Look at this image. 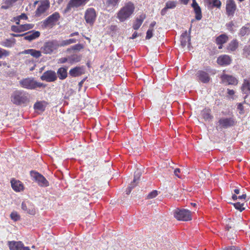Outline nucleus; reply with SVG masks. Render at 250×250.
<instances>
[{
  "label": "nucleus",
  "instance_id": "f257e3e1",
  "mask_svg": "<svg viewBox=\"0 0 250 250\" xmlns=\"http://www.w3.org/2000/svg\"><path fill=\"white\" fill-rule=\"evenodd\" d=\"M11 101L17 105H26L30 102V95L23 90H16L12 94Z\"/></svg>",
  "mask_w": 250,
  "mask_h": 250
},
{
  "label": "nucleus",
  "instance_id": "f03ea898",
  "mask_svg": "<svg viewBox=\"0 0 250 250\" xmlns=\"http://www.w3.org/2000/svg\"><path fill=\"white\" fill-rule=\"evenodd\" d=\"M135 10V6L131 2H128L121 8L117 14V18L121 22H124L129 19Z\"/></svg>",
  "mask_w": 250,
  "mask_h": 250
},
{
  "label": "nucleus",
  "instance_id": "7ed1b4c3",
  "mask_svg": "<svg viewBox=\"0 0 250 250\" xmlns=\"http://www.w3.org/2000/svg\"><path fill=\"white\" fill-rule=\"evenodd\" d=\"M216 72L215 69L209 66L206 67L204 70H199L197 71L195 76L196 80L204 83H208L211 80V75H214Z\"/></svg>",
  "mask_w": 250,
  "mask_h": 250
},
{
  "label": "nucleus",
  "instance_id": "20e7f679",
  "mask_svg": "<svg viewBox=\"0 0 250 250\" xmlns=\"http://www.w3.org/2000/svg\"><path fill=\"white\" fill-rule=\"evenodd\" d=\"M20 86L29 90L36 89L37 88L45 87L46 84L38 82L33 78H24L19 81Z\"/></svg>",
  "mask_w": 250,
  "mask_h": 250
},
{
  "label": "nucleus",
  "instance_id": "39448f33",
  "mask_svg": "<svg viewBox=\"0 0 250 250\" xmlns=\"http://www.w3.org/2000/svg\"><path fill=\"white\" fill-rule=\"evenodd\" d=\"M173 215L179 221H188L192 219L191 211L187 209L177 208L173 211Z\"/></svg>",
  "mask_w": 250,
  "mask_h": 250
},
{
  "label": "nucleus",
  "instance_id": "423d86ee",
  "mask_svg": "<svg viewBox=\"0 0 250 250\" xmlns=\"http://www.w3.org/2000/svg\"><path fill=\"white\" fill-rule=\"evenodd\" d=\"M59 47V41L52 40L45 42L42 47L41 50L44 54H51L57 51Z\"/></svg>",
  "mask_w": 250,
  "mask_h": 250
},
{
  "label": "nucleus",
  "instance_id": "0eeeda50",
  "mask_svg": "<svg viewBox=\"0 0 250 250\" xmlns=\"http://www.w3.org/2000/svg\"><path fill=\"white\" fill-rule=\"evenodd\" d=\"M237 122L235 117L231 116L229 117H222L218 120L217 125L220 129H227L234 126Z\"/></svg>",
  "mask_w": 250,
  "mask_h": 250
},
{
  "label": "nucleus",
  "instance_id": "6e6552de",
  "mask_svg": "<svg viewBox=\"0 0 250 250\" xmlns=\"http://www.w3.org/2000/svg\"><path fill=\"white\" fill-rule=\"evenodd\" d=\"M30 175L32 180L37 182L39 186L47 187L49 186L48 181L40 173L34 170H31L30 172Z\"/></svg>",
  "mask_w": 250,
  "mask_h": 250
},
{
  "label": "nucleus",
  "instance_id": "1a4fd4ad",
  "mask_svg": "<svg viewBox=\"0 0 250 250\" xmlns=\"http://www.w3.org/2000/svg\"><path fill=\"white\" fill-rule=\"evenodd\" d=\"M60 18V16L59 13L56 12L49 16L47 19L42 22V26L43 28H45L48 27H52L56 24V22L59 21Z\"/></svg>",
  "mask_w": 250,
  "mask_h": 250
},
{
  "label": "nucleus",
  "instance_id": "9d476101",
  "mask_svg": "<svg viewBox=\"0 0 250 250\" xmlns=\"http://www.w3.org/2000/svg\"><path fill=\"white\" fill-rule=\"evenodd\" d=\"M96 17V11L93 8L86 9L84 14V19L87 23L92 25L95 21Z\"/></svg>",
  "mask_w": 250,
  "mask_h": 250
},
{
  "label": "nucleus",
  "instance_id": "9b49d317",
  "mask_svg": "<svg viewBox=\"0 0 250 250\" xmlns=\"http://www.w3.org/2000/svg\"><path fill=\"white\" fill-rule=\"evenodd\" d=\"M237 9V5L234 0H226V14L229 17H232Z\"/></svg>",
  "mask_w": 250,
  "mask_h": 250
},
{
  "label": "nucleus",
  "instance_id": "f8f14e48",
  "mask_svg": "<svg viewBox=\"0 0 250 250\" xmlns=\"http://www.w3.org/2000/svg\"><path fill=\"white\" fill-rule=\"evenodd\" d=\"M50 3L48 0L42 1L35 11V16L39 17L42 16L48 9Z\"/></svg>",
  "mask_w": 250,
  "mask_h": 250
},
{
  "label": "nucleus",
  "instance_id": "ddd939ff",
  "mask_svg": "<svg viewBox=\"0 0 250 250\" xmlns=\"http://www.w3.org/2000/svg\"><path fill=\"white\" fill-rule=\"evenodd\" d=\"M41 79L49 83L53 82L57 79V74L54 71L47 70L41 76Z\"/></svg>",
  "mask_w": 250,
  "mask_h": 250
},
{
  "label": "nucleus",
  "instance_id": "4468645a",
  "mask_svg": "<svg viewBox=\"0 0 250 250\" xmlns=\"http://www.w3.org/2000/svg\"><path fill=\"white\" fill-rule=\"evenodd\" d=\"M21 208L26 213L34 215L36 210L34 205L29 201H24L21 203Z\"/></svg>",
  "mask_w": 250,
  "mask_h": 250
},
{
  "label": "nucleus",
  "instance_id": "2eb2a0df",
  "mask_svg": "<svg viewBox=\"0 0 250 250\" xmlns=\"http://www.w3.org/2000/svg\"><path fill=\"white\" fill-rule=\"evenodd\" d=\"M8 246L10 250H30L29 247H25L21 241H9Z\"/></svg>",
  "mask_w": 250,
  "mask_h": 250
},
{
  "label": "nucleus",
  "instance_id": "dca6fc26",
  "mask_svg": "<svg viewBox=\"0 0 250 250\" xmlns=\"http://www.w3.org/2000/svg\"><path fill=\"white\" fill-rule=\"evenodd\" d=\"M88 0H70L66 8V11H69L72 7H78L84 5Z\"/></svg>",
  "mask_w": 250,
  "mask_h": 250
},
{
  "label": "nucleus",
  "instance_id": "f3484780",
  "mask_svg": "<svg viewBox=\"0 0 250 250\" xmlns=\"http://www.w3.org/2000/svg\"><path fill=\"white\" fill-rule=\"evenodd\" d=\"M221 79L223 83H226L228 84L236 85L238 83L236 78L231 75L223 74L221 76Z\"/></svg>",
  "mask_w": 250,
  "mask_h": 250
},
{
  "label": "nucleus",
  "instance_id": "a211bd4d",
  "mask_svg": "<svg viewBox=\"0 0 250 250\" xmlns=\"http://www.w3.org/2000/svg\"><path fill=\"white\" fill-rule=\"evenodd\" d=\"M85 72L84 68L83 66H76L69 70V74L72 77H79Z\"/></svg>",
  "mask_w": 250,
  "mask_h": 250
},
{
  "label": "nucleus",
  "instance_id": "6ab92c4d",
  "mask_svg": "<svg viewBox=\"0 0 250 250\" xmlns=\"http://www.w3.org/2000/svg\"><path fill=\"white\" fill-rule=\"evenodd\" d=\"M24 34H25L23 36L24 39L31 42L38 38L40 37L41 33L38 31L32 30L24 33Z\"/></svg>",
  "mask_w": 250,
  "mask_h": 250
},
{
  "label": "nucleus",
  "instance_id": "aec40b11",
  "mask_svg": "<svg viewBox=\"0 0 250 250\" xmlns=\"http://www.w3.org/2000/svg\"><path fill=\"white\" fill-rule=\"evenodd\" d=\"M190 29H189L188 33L187 31H186L184 33H183L180 37V41L181 44L183 47H184L187 44L188 42V44H190Z\"/></svg>",
  "mask_w": 250,
  "mask_h": 250
},
{
  "label": "nucleus",
  "instance_id": "412c9836",
  "mask_svg": "<svg viewBox=\"0 0 250 250\" xmlns=\"http://www.w3.org/2000/svg\"><path fill=\"white\" fill-rule=\"evenodd\" d=\"M231 60L230 57L227 55H223L219 56L217 58V63L222 66L229 65L231 62Z\"/></svg>",
  "mask_w": 250,
  "mask_h": 250
},
{
  "label": "nucleus",
  "instance_id": "4be33fe9",
  "mask_svg": "<svg viewBox=\"0 0 250 250\" xmlns=\"http://www.w3.org/2000/svg\"><path fill=\"white\" fill-rule=\"evenodd\" d=\"M208 9H212L214 7L220 9L222 2L220 0H204Z\"/></svg>",
  "mask_w": 250,
  "mask_h": 250
},
{
  "label": "nucleus",
  "instance_id": "5701e85b",
  "mask_svg": "<svg viewBox=\"0 0 250 250\" xmlns=\"http://www.w3.org/2000/svg\"><path fill=\"white\" fill-rule=\"evenodd\" d=\"M68 63L73 64L80 62L82 59V55L81 54L73 53L71 55L68 56Z\"/></svg>",
  "mask_w": 250,
  "mask_h": 250
},
{
  "label": "nucleus",
  "instance_id": "b1692460",
  "mask_svg": "<svg viewBox=\"0 0 250 250\" xmlns=\"http://www.w3.org/2000/svg\"><path fill=\"white\" fill-rule=\"evenodd\" d=\"M11 183L12 188L16 192H20L22 191L24 189L23 184L20 181L12 180Z\"/></svg>",
  "mask_w": 250,
  "mask_h": 250
},
{
  "label": "nucleus",
  "instance_id": "393cba45",
  "mask_svg": "<svg viewBox=\"0 0 250 250\" xmlns=\"http://www.w3.org/2000/svg\"><path fill=\"white\" fill-rule=\"evenodd\" d=\"M228 41V37L226 34H221L216 39V43L219 45L218 48L222 49L223 44Z\"/></svg>",
  "mask_w": 250,
  "mask_h": 250
},
{
  "label": "nucleus",
  "instance_id": "a878e982",
  "mask_svg": "<svg viewBox=\"0 0 250 250\" xmlns=\"http://www.w3.org/2000/svg\"><path fill=\"white\" fill-rule=\"evenodd\" d=\"M243 93L246 94V98L250 94V82L249 80L244 79L241 87Z\"/></svg>",
  "mask_w": 250,
  "mask_h": 250
},
{
  "label": "nucleus",
  "instance_id": "bb28decb",
  "mask_svg": "<svg viewBox=\"0 0 250 250\" xmlns=\"http://www.w3.org/2000/svg\"><path fill=\"white\" fill-rule=\"evenodd\" d=\"M145 18L146 15L145 14H142L139 17H138L133 23V28L134 30L138 29L142 25Z\"/></svg>",
  "mask_w": 250,
  "mask_h": 250
},
{
  "label": "nucleus",
  "instance_id": "cd10ccee",
  "mask_svg": "<svg viewBox=\"0 0 250 250\" xmlns=\"http://www.w3.org/2000/svg\"><path fill=\"white\" fill-rule=\"evenodd\" d=\"M67 68L65 67H60L59 68L57 72V76L58 75V78L60 80H63L65 79L67 77Z\"/></svg>",
  "mask_w": 250,
  "mask_h": 250
},
{
  "label": "nucleus",
  "instance_id": "c85d7f7f",
  "mask_svg": "<svg viewBox=\"0 0 250 250\" xmlns=\"http://www.w3.org/2000/svg\"><path fill=\"white\" fill-rule=\"evenodd\" d=\"M22 53L25 54H30L32 56L36 58H39L42 55L41 51L33 49L25 50L22 52Z\"/></svg>",
  "mask_w": 250,
  "mask_h": 250
},
{
  "label": "nucleus",
  "instance_id": "c756f323",
  "mask_svg": "<svg viewBox=\"0 0 250 250\" xmlns=\"http://www.w3.org/2000/svg\"><path fill=\"white\" fill-rule=\"evenodd\" d=\"M46 103L45 101L37 102L34 105V108L36 110L43 111L45 110Z\"/></svg>",
  "mask_w": 250,
  "mask_h": 250
},
{
  "label": "nucleus",
  "instance_id": "7c9ffc66",
  "mask_svg": "<svg viewBox=\"0 0 250 250\" xmlns=\"http://www.w3.org/2000/svg\"><path fill=\"white\" fill-rule=\"evenodd\" d=\"M16 42V40L14 38L10 39H6L3 41H2L0 44L3 46L6 47H11L14 45Z\"/></svg>",
  "mask_w": 250,
  "mask_h": 250
},
{
  "label": "nucleus",
  "instance_id": "2f4dec72",
  "mask_svg": "<svg viewBox=\"0 0 250 250\" xmlns=\"http://www.w3.org/2000/svg\"><path fill=\"white\" fill-rule=\"evenodd\" d=\"M202 116L206 121H210L213 118L209 109H205L202 111Z\"/></svg>",
  "mask_w": 250,
  "mask_h": 250
},
{
  "label": "nucleus",
  "instance_id": "473e14b6",
  "mask_svg": "<svg viewBox=\"0 0 250 250\" xmlns=\"http://www.w3.org/2000/svg\"><path fill=\"white\" fill-rule=\"evenodd\" d=\"M238 46V42L236 40H233L228 44L227 49L229 51H235Z\"/></svg>",
  "mask_w": 250,
  "mask_h": 250
},
{
  "label": "nucleus",
  "instance_id": "72a5a7b5",
  "mask_svg": "<svg viewBox=\"0 0 250 250\" xmlns=\"http://www.w3.org/2000/svg\"><path fill=\"white\" fill-rule=\"evenodd\" d=\"M77 42V40L72 38L68 40H62L59 42V45L60 47L65 46L68 45L70 44L76 43Z\"/></svg>",
  "mask_w": 250,
  "mask_h": 250
},
{
  "label": "nucleus",
  "instance_id": "f704fd0d",
  "mask_svg": "<svg viewBox=\"0 0 250 250\" xmlns=\"http://www.w3.org/2000/svg\"><path fill=\"white\" fill-rule=\"evenodd\" d=\"M20 26L21 32H22L32 29L34 27V25L33 24L26 23L24 24H20Z\"/></svg>",
  "mask_w": 250,
  "mask_h": 250
},
{
  "label": "nucleus",
  "instance_id": "c9c22d12",
  "mask_svg": "<svg viewBox=\"0 0 250 250\" xmlns=\"http://www.w3.org/2000/svg\"><path fill=\"white\" fill-rule=\"evenodd\" d=\"M194 12L196 14L195 18L197 20H200L202 19V12L200 6L198 5L197 6L193 7Z\"/></svg>",
  "mask_w": 250,
  "mask_h": 250
},
{
  "label": "nucleus",
  "instance_id": "e433bc0d",
  "mask_svg": "<svg viewBox=\"0 0 250 250\" xmlns=\"http://www.w3.org/2000/svg\"><path fill=\"white\" fill-rule=\"evenodd\" d=\"M83 48V45L80 43H78L76 44H75L72 46H71L70 48H69L67 49V51H69L71 50H77V51H80L81 49Z\"/></svg>",
  "mask_w": 250,
  "mask_h": 250
},
{
  "label": "nucleus",
  "instance_id": "4c0bfd02",
  "mask_svg": "<svg viewBox=\"0 0 250 250\" xmlns=\"http://www.w3.org/2000/svg\"><path fill=\"white\" fill-rule=\"evenodd\" d=\"M250 32V29L249 27L243 26L241 28L239 34L241 36H244L246 34H249Z\"/></svg>",
  "mask_w": 250,
  "mask_h": 250
},
{
  "label": "nucleus",
  "instance_id": "58836bf2",
  "mask_svg": "<svg viewBox=\"0 0 250 250\" xmlns=\"http://www.w3.org/2000/svg\"><path fill=\"white\" fill-rule=\"evenodd\" d=\"M176 2L169 0L166 3L165 6L167 9H174L176 6Z\"/></svg>",
  "mask_w": 250,
  "mask_h": 250
},
{
  "label": "nucleus",
  "instance_id": "ea45409f",
  "mask_svg": "<svg viewBox=\"0 0 250 250\" xmlns=\"http://www.w3.org/2000/svg\"><path fill=\"white\" fill-rule=\"evenodd\" d=\"M244 203H240V202H236L233 204L235 208L240 211H242L245 209V208L244 207Z\"/></svg>",
  "mask_w": 250,
  "mask_h": 250
},
{
  "label": "nucleus",
  "instance_id": "a19ab883",
  "mask_svg": "<svg viewBox=\"0 0 250 250\" xmlns=\"http://www.w3.org/2000/svg\"><path fill=\"white\" fill-rule=\"evenodd\" d=\"M3 3L4 4L1 6V8L3 9H7L12 5V3L9 1V0H3Z\"/></svg>",
  "mask_w": 250,
  "mask_h": 250
},
{
  "label": "nucleus",
  "instance_id": "79ce46f5",
  "mask_svg": "<svg viewBox=\"0 0 250 250\" xmlns=\"http://www.w3.org/2000/svg\"><path fill=\"white\" fill-rule=\"evenodd\" d=\"M9 55V52L5 49L0 48V59Z\"/></svg>",
  "mask_w": 250,
  "mask_h": 250
},
{
  "label": "nucleus",
  "instance_id": "37998d69",
  "mask_svg": "<svg viewBox=\"0 0 250 250\" xmlns=\"http://www.w3.org/2000/svg\"><path fill=\"white\" fill-rule=\"evenodd\" d=\"M10 217L14 221H17L20 219V216L16 211H13L11 213Z\"/></svg>",
  "mask_w": 250,
  "mask_h": 250
},
{
  "label": "nucleus",
  "instance_id": "c03bdc74",
  "mask_svg": "<svg viewBox=\"0 0 250 250\" xmlns=\"http://www.w3.org/2000/svg\"><path fill=\"white\" fill-rule=\"evenodd\" d=\"M158 195V191L156 190H153L150 192L147 196V199H152L156 197Z\"/></svg>",
  "mask_w": 250,
  "mask_h": 250
},
{
  "label": "nucleus",
  "instance_id": "a18cd8bd",
  "mask_svg": "<svg viewBox=\"0 0 250 250\" xmlns=\"http://www.w3.org/2000/svg\"><path fill=\"white\" fill-rule=\"evenodd\" d=\"M11 30L13 32H14L16 33H21V32L20 25L11 26Z\"/></svg>",
  "mask_w": 250,
  "mask_h": 250
},
{
  "label": "nucleus",
  "instance_id": "49530a36",
  "mask_svg": "<svg viewBox=\"0 0 250 250\" xmlns=\"http://www.w3.org/2000/svg\"><path fill=\"white\" fill-rule=\"evenodd\" d=\"M120 0H107V3L109 5H111L113 6H115L117 5L119 2Z\"/></svg>",
  "mask_w": 250,
  "mask_h": 250
},
{
  "label": "nucleus",
  "instance_id": "de8ad7c7",
  "mask_svg": "<svg viewBox=\"0 0 250 250\" xmlns=\"http://www.w3.org/2000/svg\"><path fill=\"white\" fill-rule=\"evenodd\" d=\"M139 177H140L139 175L138 177H137L136 175H135L133 182H131V183L130 184L129 187H133V188H134L135 186H136L137 184L138 183L137 181H138V180L139 179Z\"/></svg>",
  "mask_w": 250,
  "mask_h": 250
},
{
  "label": "nucleus",
  "instance_id": "09e8293b",
  "mask_svg": "<svg viewBox=\"0 0 250 250\" xmlns=\"http://www.w3.org/2000/svg\"><path fill=\"white\" fill-rule=\"evenodd\" d=\"M153 29L149 28L146 32V39H150L153 36Z\"/></svg>",
  "mask_w": 250,
  "mask_h": 250
},
{
  "label": "nucleus",
  "instance_id": "8fccbe9b",
  "mask_svg": "<svg viewBox=\"0 0 250 250\" xmlns=\"http://www.w3.org/2000/svg\"><path fill=\"white\" fill-rule=\"evenodd\" d=\"M65 62L68 63V56L66 57H63L59 59L58 60V63H64Z\"/></svg>",
  "mask_w": 250,
  "mask_h": 250
},
{
  "label": "nucleus",
  "instance_id": "3c124183",
  "mask_svg": "<svg viewBox=\"0 0 250 250\" xmlns=\"http://www.w3.org/2000/svg\"><path fill=\"white\" fill-rule=\"evenodd\" d=\"M233 26H234V23L232 21H230L229 22L226 24V26L227 27V29L231 32L233 31L232 27Z\"/></svg>",
  "mask_w": 250,
  "mask_h": 250
},
{
  "label": "nucleus",
  "instance_id": "603ef678",
  "mask_svg": "<svg viewBox=\"0 0 250 250\" xmlns=\"http://www.w3.org/2000/svg\"><path fill=\"white\" fill-rule=\"evenodd\" d=\"M223 250H240L239 247L234 246H229Z\"/></svg>",
  "mask_w": 250,
  "mask_h": 250
},
{
  "label": "nucleus",
  "instance_id": "864d4df0",
  "mask_svg": "<svg viewBox=\"0 0 250 250\" xmlns=\"http://www.w3.org/2000/svg\"><path fill=\"white\" fill-rule=\"evenodd\" d=\"M180 172L181 170L179 168H176L174 171L175 175L178 177L179 178H181V176L179 175Z\"/></svg>",
  "mask_w": 250,
  "mask_h": 250
},
{
  "label": "nucleus",
  "instance_id": "5fc2aeb1",
  "mask_svg": "<svg viewBox=\"0 0 250 250\" xmlns=\"http://www.w3.org/2000/svg\"><path fill=\"white\" fill-rule=\"evenodd\" d=\"M86 77L85 78H83L80 82H79V84H78V85H79V91H80L81 90V89L82 88V86H83V83L85 82V81L86 80Z\"/></svg>",
  "mask_w": 250,
  "mask_h": 250
},
{
  "label": "nucleus",
  "instance_id": "6e6d98bb",
  "mask_svg": "<svg viewBox=\"0 0 250 250\" xmlns=\"http://www.w3.org/2000/svg\"><path fill=\"white\" fill-rule=\"evenodd\" d=\"M19 16V18H20V19L21 20H27L28 19V17L27 16V15L24 14V13H22L21 14V15L20 16Z\"/></svg>",
  "mask_w": 250,
  "mask_h": 250
},
{
  "label": "nucleus",
  "instance_id": "4d7b16f0",
  "mask_svg": "<svg viewBox=\"0 0 250 250\" xmlns=\"http://www.w3.org/2000/svg\"><path fill=\"white\" fill-rule=\"evenodd\" d=\"M168 9L166 8L165 6L164 8H163L161 11V14L162 16L165 15Z\"/></svg>",
  "mask_w": 250,
  "mask_h": 250
},
{
  "label": "nucleus",
  "instance_id": "13d9d810",
  "mask_svg": "<svg viewBox=\"0 0 250 250\" xmlns=\"http://www.w3.org/2000/svg\"><path fill=\"white\" fill-rule=\"evenodd\" d=\"M13 20L17 25H20V23L21 19L19 18V16L14 17Z\"/></svg>",
  "mask_w": 250,
  "mask_h": 250
},
{
  "label": "nucleus",
  "instance_id": "bf43d9fd",
  "mask_svg": "<svg viewBox=\"0 0 250 250\" xmlns=\"http://www.w3.org/2000/svg\"><path fill=\"white\" fill-rule=\"evenodd\" d=\"M133 188V187H129L128 186V187L127 188L126 190V194H129L131 192V191Z\"/></svg>",
  "mask_w": 250,
  "mask_h": 250
},
{
  "label": "nucleus",
  "instance_id": "052dcab7",
  "mask_svg": "<svg viewBox=\"0 0 250 250\" xmlns=\"http://www.w3.org/2000/svg\"><path fill=\"white\" fill-rule=\"evenodd\" d=\"M235 93V92L233 90L231 89H228V94L229 95H233Z\"/></svg>",
  "mask_w": 250,
  "mask_h": 250
},
{
  "label": "nucleus",
  "instance_id": "680f3d73",
  "mask_svg": "<svg viewBox=\"0 0 250 250\" xmlns=\"http://www.w3.org/2000/svg\"><path fill=\"white\" fill-rule=\"evenodd\" d=\"M11 36H12L13 37H23L25 34H11Z\"/></svg>",
  "mask_w": 250,
  "mask_h": 250
},
{
  "label": "nucleus",
  "instance_id": "e2e57ef3",
  "mask_svg": "<svg viewBox=\"0 0 250 250\" xmlns=\"http://www.w3.org/2000/svg\"><path fill=\"white\" fill-rule=\"evenodd\" d=\"M246 195L245 194H244L241 196H238V199H240V200H242V199L245 200L246 199Z\"/></svg>",
  "mask_w": 250,
  "mask_h": 250
},
{
  "label": "nucleus",
  "instance_id": "0e129e2a",
  "mask_svg": "<svg viewBox=\"0 0 250 250\" xmlns=\"http://www.w3.org/2000/svg\"><path fill=\"white\" fill-rule=\"evenodd\" d=\"M191 5L193 8L198 6V3L196 1V0H192V3Z\"/></svg>",
  "mask_w": 250,
  "mask_h": 250
},
{
  "label": "nucleus",
  "instance_id": "69168bd1",
  "mask_svg": "<svg viewBox=\"0 0 250 250\" xmlns=\"http://www.w3.org/2000/svg\"><path fill=\"white\" fill-rule=\"evenodd\" d=\"M79 35V33L78 32H74V33H72L71 34H70L69 35V37H72L73 36H78Z\"/></svg>",
  "mask_w": 250,
  "mask_h": 250
},
{
  "label": "nucleus",
  "instance_id": "338daca9",
  "mask_svg": "<svg viewBox=\"0 0 250 250\" xmlns=\"http://www.w3.org/2000/svg\"><path fill=\"white\" fill-rule=\"evenodd\" d=\"M156 21H152L150 24L149 28L152 29L154 27V26L156 25Z\"/></svg>",
  "mask_w": 250,
  "mask_h": 250
},
{
  "label": "nucleus",
  "instance_id": "774afa93",
  "mask_svg": "<svg viewBox=\"0 0 250 250\" xmlns=\"http://www.w3.org/2000/svg\"><path fill=\"white\" fill-rule=\"evenodd\" d=\"M138 36V34L136 32H135L133 33V34L132 35V37H131V39H134Z\"/></svg>",
  "mask_w": 250,
  "mask_h": 250
}]
</instances>
